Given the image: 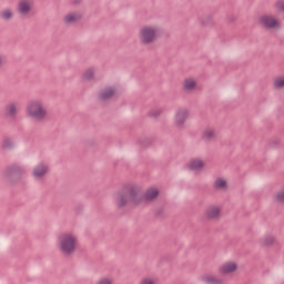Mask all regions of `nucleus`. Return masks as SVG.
Returning a JSON list of instances; mask_svg holds the SVG:
<instances>
[{
	"instance_id": "1",
	"label": "nucleus",
	"mask_w": 284,
	"mask_h": 284,
	"mask_svg": "<svg viewBox=\"0 0 284 284\" xmlns=\"http://www.w3.org/2000/svg\"><path fill=\"white\" fill-rule=\"evenodd\" d=\"M139 189L134 186H124L115 192L114 201L118 205V210H123L128 203L139 205L143 201V194L139 193Z\"/></svg>"
},
{
	"instance_id": "2",
	"label": "nucleus",
	"mask_w": 284,
	"mask_h": 284,
	"mask_svg": "<svg viewBox=\"0 0 284 284\" xmlns=\"http://www.w3.org/2000/svg\"><path fill=\"white\" fill-rule=\"evenodd\" d=\"M60 251L64 256H70L77 251V239L74 235L67 233L61 236L60 240Z\"/></svg>"
},
{
	"instance_id": "3",
	"label": "nucleus",
	"mask_w": 284,
	"mask_h": 284,
	"mask_svg": "<svg viewBox=\"0 0 284 284\" xmlns=\"http://www.w3.org/2000/svg\"><path fill=\"white\" fill-rule=\"evenodd\" d=\"M159 37H161V32L152 27H144L140 32V41L143 43V45L154 43Z\"/></svg>"
},
{
	"instance_id": "4",
	"label": "nucleus",
	"mask_w": 284,
	"mask_h": 284,
	"mask_svg": "<svg viewBox=\"0 0 284 284\" xmlns=\"http://www.w3.org/2000/svg\"><path fill=\"white\" fill-rule=\"evenodd\" d=\"M27 112L29 116L32 119H37V121H43L45 119V110L41 106V103L37 101H31L27 106Z\"/></svg>"
},
{
	"instance_id": "5",
	"label": "nucleus",
	"mask_w": 284,
	"mask_h": 284,
	"mask_svg": "<svg viewBox=\"0 0 284 284\" xmlns=\"http://www.w3.org/2000/svg\"><path fill=\"white\" fill-rule=\"evenodd\" d=\"M22 174H23V169H21V166H19L18 164H11L7 166L4 171L6 178L9 179L11 183H17L21 181Z\"/></svg>"
},
{
	"instance_id": "6",
	"label": "nucleus",
	"mask_w": 284,
	"mask_h": 284,
	"mask_svg": "<svg viewBox=\"0 0 284 284\" xmlns=\"http://www.w3.org/2000/svg\"><path fill=\"white\" fill-rule=\"evenodd\" d=\"M260 26L265 28V30H276L281 28V22L272 16H262L260 18Z\"/></svg>"
},
{
	"instance_id": "7",
	"label": "nucleus",
	"mask_w": 284,
	"mask_h": 284,
	"mask_svg": "<svg viewBox=\"0 0 284 284\" xmlns=\"http://www.w3.org/2000/svg\"><path fill=\"white\" fill-rule=\"evenodd\" d=\"M189 116L190 111H187V109H178L174 116L176 128H182V125H184L187 121Z\"/></svg>"
},
{
	"instance_id": "8",
	"label": "nucleus",
	"mask_w": 284,
	"mask_h": 284,
	"mask_svg": "<svg viewBox=\"0 0 284 284\" xmlns=\"http://www.w3.org/2000/svg\"><path fill=\"white\" fill-rule=\"evenodd\" d=\"M116 94V90H114L112 87H106L100 92L99 100L100 101H110L112 97Z\"/></svg>"
},
{
	"instance_id": "9",
	"label": "nucleus",
	"mask_w": 284,
	"mask_h": 284,
	"mask_svg": "<svg viewBox=\"0 0 284 284\" xmlns=\"http://www.w3.org/2000/svg\"><path fill=\"white\" fill-rule=\"evenodd\" d=\"M159 194H161L159 189L150 187L145 191L144 200L148 203H150L151 201H156V199H159Z\"/></svg>"
},
{
	"instance_id": "10",
	"label": "nucleus",
	"mask_w": 284,
	"mask_h": 284,
	"mask_svg": "<svg viewBox=\"0 0 284 284\" xmlns=\"http://www.w3.org/2000/svg\"><path fill=\"white\" fill-rule=\"evenodd\" d=\"M239 270V265L234 262L225 263L221 266L220 272L221 274H232Z\"/></svg>"
},
{
	"instance_id": "11",
	"label": "nucleus",
	"mask_w": 284,
	"mask_h": 284,
	"mask_svg": "<svg viewBox=\"0 0 284 284\" xmlns=\"http://www.w3.org/2000/svg\"><path fill=\"white\" fill-rule=\"evenodd\" d=\"M47 172H48V166L41 163L33 169V176H36V179H43Z\"/></svg>"
},
{
	"instance_id": "12",
	"label": "nucleus",
	"mask_w": 284,
	"mask_h": 284,
	"mask_svg": "<svg viewBox=\"0 0 284 284\" xmlns=\"http://www.w3.org/2000/svg\"><path fill=\"white\" fill-rule=\"evenodd\" d=\"M32 10V6H30V2L23 0L18 4V12L20 14H30V11Z\"/></svg>"
},
{
	"instance_id": "13",
	"label": "nucleus",
	"mask_w": 284,
	"mask_h": 284,
	"mask_svg": "<svg viewBox=\"0 0 284 284\" xmlns=\"http://www.w3.org/2000/svg\"><path fill=\"white\" fill-rule=\"evenodd\" d=\"M4 114L9 119H14L17 116V105L14 103H10L4 108Z\"/></svg>"
},
{
	"instance_id": "14",
	"label": "nucleus",
	"mask_w": 284,
	"mask_h": 284,
	"mask_svg": "<svg viewBox=\"0 0 284 284\" xmlns=\"http://www.w3.org/2000/svg\"><path fill=\"white\" fill-rule=\"evenodd\" d=\"M205 168V162L203 160H192L189 164V169L194 170H203Z\"/></svg>"
},
{
	"instance_id": "15",
	"label": "nucleus",
	"mask_w": 284,
	"mask_h": 284,
	"mask_svg": "<svg viewBox=\"0 0 284 284\" xmlns=\"http://www.w3.org/2000/svg\"><path fill=\"white\" fill-rule=\"evenodd\" d=\"M216 139V134L212 130H205L202 133V141L210 143V141H214Z\"/></svg>"
},
{
	"instance_id": "16",
	"label": "nucleus",
	"mask_w": 284,
	"mask_h": 284,
	"mask_svg": "<svg viewBox=\"0 0 284 284\" xmlns=\"http://www.w3.org/2000/svg\"><path fill=\"white\" fill-rule=\"evenodd\" d=\"M154 143V138H141L138 140V145H141V148H150Z\"/></svg>"
},
{
	"instance_id": "17",
	"label": "nucleus",
	"mask_w": 284,
	"mask_h": 284,
	"mask_svg": "<svg viewBox=\"0 0 284 284\" xmlns=\"http://www.w3.org/2000/svg\"><path fill=\"white\" fill-rule=\"evenodd\" d=\"M205 214H206V217L212 221V219H217L219 214H221V209L219 207L209 209L206 210Z\"/></svg>"
},
{
	"instance_id": "18",
	"label": "nucleus",
	"mask_w": 284,
	"mask_h": 284,
	"mask_svg": "<svg viewBox=\"0 0 284 284\" xmlns=\"http://www.w3.org/2000/svg\"><path fill=\"white\" fill-rule=\"evenodd\" d=\"M215 190H225L227 187V181L222 178H217L214 182Z\"/></svg>"
},
{
	"instance_id": "19",
	"label": "nucleus",
	"mask_w": 284,
	"mask_h": 284,
	"mask_svg": "<svg viewBox=\"0 0 284 284\" xmlns=\"http://www.w3.org/2000/svg\"><path fill=\"white\" fill-rule=\"evenodd\" d=\"M1 149L2 150H14V142L10 140V138L3 139L1 143Z\"/></svg>"
},
{
	"instance_id": "20",
	"label": "nucleus",
	"mask_w": 284,
	"mask_h": 284,
	"mask_svg": "<svg viewBox=\"0 0 284 284\" xmlns=\"http://www.w3.org/2000/svg\"><path fill=\"white\" fill-rule=\"evenodd\" d=\"M203 283L206 284H223V280H219L214 276H204L202 277Z\"/></svg>"
},
{
	"instance_id": "21",
	"label": "nucleus",
	"mask_w": 284,
	"mask_h": 284,
	"mask_svg": "<svg viewBox=\"0 0 284 284\" xmlns=\"http://www.w3.org/2000/svg\"><path fill=\"white\" fill-rule=\"evenodd\" d=\"M0 17L1 19H3V21H10V19H12L14 14L12 13V10L4 9L3 11H1Z\"/></svg>"
},
{
	"instance_id": "22",
	"label": "nucleus",
	"mask_w": 284,
	"mask_h": 284,
	"mask_svg": "<svg viewBox=\"0 0 284 284\" xmlns=\"http://www.w3.org/2000/svg\"><path fill=\"white\" fill-rule=\"evenodd\" d=\"M64 21L65 23H74L75 21H81V16L70 13L64 17Z\"/></svg>"
},
{
	"instance_id": "23",
	"label": "nucleus",
	"mask_w": 284,
	"mask_h": 284,
	"mask_svg": "<svg viewBox=\"0 0 284 284\" xmlns=\"http://www.w3.org/2000/svg\"><path fill=\"white\" fill-rule=\"evenodd\" d=\"M194 88H196V81L194 80L184 81V90H194Z\"/></svg>"
},
{
	"instance_id": "24",
	"label": "nucleus",
	"mask_w": 284,
	"mask_h": 284,
	"mask_svg": "<svg viewBox=\"0 0 284 284\" xmlns=\"http://www.w3.org/2000/svg\"><path fill=\"white\" fill-rule=\"evenodd\" d=\"M82 79H84L85 81H92V79H94V71H92L91 69H88L83 73Z\"/></svg>"
},
{
	"instance_id": "25",
	"label": "nucleus",
	"mask_w": 284,
	"mask_h": 284,
	"mask_svg": "<svg viewBox=\"0 0 284 284\" xmlns=\"http://www.w3.org/2000/svg\"><path fill=\"white\" fill-rule=\"evenodd\" d=\"M201 24L204 26V28H207L212 26V16H206L205 18L200 19Z\"/></svg>"
},
{
	"instance_id": "26",
	"label": "nucleus",
	"mask_w": 284,
	"mask_h": 284,
	"mask_svg": "<svg viewBox=\"0 0 284 284\" xmlns=\"http://www.w3.org/2000/svg\"><path fill=\"white\" fill-rule=\"evenodd\" d=\"M275 88H284V78H277L274 82Z\"/></svg>"
},
{
	"instance_id": "27",
	"label": "nucleus",
	"mask_w": 284,
	"mask_h": 284,
	"mask_svg": "<svg viewBox=\"0 0 284 284\" xmlns=\"http://www.w3.org/2000/svg\"><path fill=\"white\" fill-rule=\"evenodd\" d=\"M264 245H265L266 247H270V245H274V237H272V236L265 237V240H264Z\"/></svg>"
},
{
	"instance_id": "28",
	"label": "nucleus",
	"mask_w": 284,
	"mask_h": 284,
	"mask_svg": "<svg viewBox=\"0 0 284 284\" xmlns=\"http://www.w3.org/2000/svg\"><path fill=\"white\" fill-rule=\"evenodd\" d=\"M149 116H151L152 119H159V116H161V111H151L149 113Z\"/></svg>"
},
{
	"instance_id": "29",
	"label": "nucleus",
	"mask_w": 284,
	"mask_h": 284,
	"mask_svg": "<svg viewBox=\"0 0 284 284\" xmlns=\"http://www.w3.org/2000/svg\"><path fill=\"white\" fill-rule=\"evenodd\" d=\"M276 202H277V203H284V191L277 193V195H276Z\"/></svg>"
},
{
	"instance_id": "30",
	"label": "nucleus",
	"mask_w": 284,
	"mask_h": 284,
	"mask_svg": "<svg viewBox=\"0 0 284 284\" xmlns=\"http://www.w3.org/2000/svg\"><path fill=\"white\" fill-rule=\"evenodd\" d=\"M270 148H278L281 145V140H273L268 143Z\"/></svg>"
},
{
	"instance_id": "31",
	"label": "nucleus",
	"mask_w": 284,
	"mask_h": 284,
	"mask_svg": "<svg viewBox=\"0 0 284 284\" xmlns=\"http://www.w3.org/2000/svg\"><path fill=\"white\" fill-rule=\"evenodd\" d=\"M155 216L158 219H163V209H156L155 210Z\"/></svg>"
},
{
	"instance_id": "32",
	"label": "nucleus",
	"mask_w": 284,
	"mask_h": 284,
	"mask_svg": "<svg viewBox=\"0 0 284 284\" xmlns=\"http://www.w3.org/2000/svg\"><path fill=\"white\" fill-rule=\"evenodd\" d=\"M98 284H112V281H110L109 278H102L99 281Z\"/></svg>"
},
{
	"instance_id": "33",
	"label": "nucleus",
	"mask_w": 284,
	"mask_h": 284,
	"mask_svg": "<svg viewBox=\"0 0 284 284\" xmlns=\"http://www.w3.org/2000/svg\"><path fill=\"white\" fill-rule=\"evenodd\" d=\"M75 212H77V214H81L83 212V205H78L75 207Z\"/></svg>"
},
{
	"instance_id": "34",
	"label": "nucleus",
	"mask_w": 284,
	"mask_h": 284,
	"mask_svg": "<svg viewBox=\"0 0 284 284\" xmlns=\"http://www.w3.org/2000/svg\"><path fill=\"white\" fill-rule=\"evenodd\" d=\"M227 21L230 23H232V22L236 21V18L234 16H227Z\"/></svg>"
},
{
	"instance_id": "35",
	"label": "nucleus",
	"mask_w": 284,
	"mask_h": 284,
	"mask_svg": "<svg viewBox=\"0 0 284 284\" xmlns=\"http://www.w3.org/2000/svg\"><path fill=\"white\" fill-rule=\"evenodd\" d=\"M141 284H154V282L152 280H142V283Z\"/></svg>"
},
{
	"instance_id": "36",
	"label": "nucleus",
	"mask_w": 284,
	"mask_h": 284,
	"mask_svg": "<svg viewBox=\"0 0 284 284\" xmlns=\"http://www.w3.org/2000/svg\"><path fill=\"white\" fill-rule=\"evenodd\" d=\"M278 9H280L282 12H284V2H280V3H278Z\"/></svg>"
},
{
	"instance_id": "37",
	"label": "nucleus",
	"mask_w": 284,
	"mask_h": 284,
	"mask_svg": "<svg viewBox=\"0 0 284 284\" xmlns=\"http://www.w3.org/2000/svg\"><path fill=\"white\" fill-rule=\"evenodd\" d=\"M81 3V0H73V6H79Z\"/></svg>"
},
{
	"instance_id": "38",
	"label": "nucleus",
	"mask_w": 284,
	"mask_h": 284,
	"mask_svg": "<svg viewBox=\"0 0 284 284\" xmlns=\"http://www.w3.org/2000/svg\"><path fill=\"white\" fill-rule=\"evenodd\" d=\"M1 65H3V59L0 55V68H1Z\"/></svg>"
}]
</instances>
